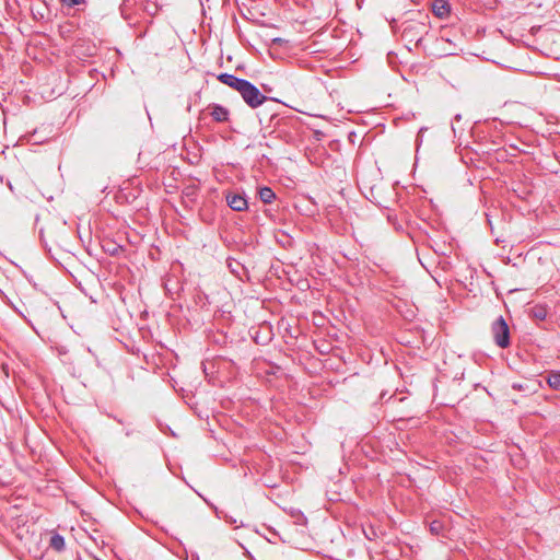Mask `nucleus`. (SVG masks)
<instances>
[{
    "label": "nucleus",
    "mask_w": 560,
    "mask_h": 560,
    "mask_svg": "<svg viewBox=\"0 0 560 560\" xmlns=\"http://www.w3.org/2000/svg\"><path fill=\"white\" fill-rule=\"evenodd\" d=\"M398 420H399V421H402V420H405V419H404V418H399Z\"/></svg>",
    "instance_id": "35"
},
{
    "label": "nucleus",
    "mask_w": 560,
    "mask_h": 560,
    "mask_svg": "<svg viewBox=\"0 0 560 560\" xmlns=\"http://www.w3.org/2000/svg\"><path fill=\"white\" fill-rule=\"evenodd\" d=\"M132 511H133L135 516H137L138 518H141V520H145L144 515L142 514V512L139 509L133 506Z\"/></svg>",
    "instance_id": "23"
},
{
    "label": "nucleus",
    "mask_w": 560,
    "mask_h": 560,
    "mask_svg": "<svg viewBox=\"0 0 560 560\" xmlns=\"http://www.w3.org/2000/svg\"><path fill=\"white\" fill-rule=\"evenodd\" d=\"M429 530L432 535L436 536V537H445V533H446V526L444 524L443 521L441 520H433L429 523Z\"/></svg>",
    "instance_id": "11"
},
{
    "label": "nucleus",
    "mask_w": 560,
    "mask_h": 560,
    "mask_svg": "<svg viewBox=\"0 0 560 560\" xmlns=\"http://www.w3.org/2000/svg\"><path fill=\"white\" fill-rule=\"evenodd\" d=\"M156 423L162 433L166 434L167 432H170L172 435L175 436V432L167 425L166 422L159 421Z\"/></svg>",
    "instance_id": "16"
},
{
    "label": "nucleus",
    "mask_w": 560,
    "mask_h": 560,
    "mask_svg": "<svg viewBox=\"0 0 560 560\" xmlns=\"http://www.w3.org/2000/svg\"><path fill=\"white\" fill-rule=\"evenodd\" d=\"M455 119H456V120H460V119H462V116H460L459 114H457V115L455 116Z\"/></svg>",
    "instance_id": "29"
},
{
    "label": "nucleus",
    "mask_w": 560,
    "mask_h": 560,
    "mask_svg": "<svg viewBox=\"0 0 560 560\" xmlns=\"http://www.w3.org/2000/svg\"><path fill=\"white\" fill-rule=\"evenodd\" d=\"M238 93L241 94L243 101L250 108H257L266 101L271 100L270 97L264 95L256 85L247 80L244 81Z\"/></svg>",
    "instance_id": "2"
},
{
    "label": "nucleus",
    "mask_w": 560,
    "mask_h": 560,
    "mask_svg": "<svg viewBox=\"0 0 560 560\" xmlns=\"http://www.w3.org/2000/svg\"><path fill=\"white\" fill-rule=\"evenodd\" d=\"M209 431H210V433H211V438H212V439H214L215 441L222 440L221 438H219V436H217V435H215V432H214V430H213V429H211V428H210V429H209Z\"/></svg>",
    "instance_id": "25"
},
{
    "label": "nucleus",
    "mask_w": 560,
    "mask_h": 560,
    "mask_svg": "<svg viewBox=\"0 0 560 560\" xmlns=\"http://www.w3.org/2000/svg\"><path fill=\"white\" fill-rule=\"evenodd\" d=\"M212 509H213V511H214V513H215V516H217L218 518H222V520H224V521H225L228 524H230V525H234V524L236 523V518H234V517H233L232 515H230L229 513H226V512H224V511H222V510H219V508H218V506L212 505Z\"/></svg>",
    "instance_id": "14"
},
{
    "label": "nucleus",
    "mask_w": 560,
    "mask_h": 560,
    "mask_svg": "<svg viewBox=\"0 0 560 560\" xmlns=\"http://www.w3.org/2000/svg\"><path fill=\"white\" fill-rule=\"evenodd\" d=\"M535 317L538 318V319H545L546 317V312L545 310H538L535 312Z\"/></svg>",
    "instance_id": "21"
},
{
    "label": "nucleus",
    "mask_w": 560,
    "mask_h": 560,
    "mask_svg": "<svg viewBox=\"0 0 560 560\" xmlns=\"http://www.w3.org/2000/svg\"><path fill=\"white\" fill-rule=\"evenodd\" d=\"M4 464V459L0 458V467H2Z\"/></svg>",
    "instance_id": "30"
},
{
    "label": "nucleus",
    "mask_w": 560,
    "mask_h": 560,
    "mask_svg": "<svg viewBox=\"0 0 560 560\" xmlns=\"http://www.w3.org/2000/svg\"><path fill=\"white\" fill-rule=\"evenodd\" d=\"M240 545L244 549V553H245L246 558L249 560H255V557L253 556V553L245 546H243L242 544H240Z\"/></svg>",
    "instance_id": "22"
},
{
    "label": "nucleus",
    "mask_w": 560,
    "mask_h": 560,
    "mask_svg": "<svg viewBox=\"0 0 560 560\" xmlns=\"http://www.w3.org/2000/svg\"><path fill=\"white\" fill-rule=\"evenodd\" d=\"M5 445L10 448L11 452H13V443L10 441L9 436H7Z\"/></svg>",
    "instance_id": "24"
},
{
    "label": "nucleus",
    "mask_w": 560,
    "mask_h": 560,
    "mask_svg": "<svg viewBox=\"0 0 560 560\" xmlns=\"http://www.w3.org/2000/svg\"><path fill=\"white\" fill-rule=\"evenodd\" d=\"M217 79H218L221 83H223V84H225V85H228V86L232 88L233 90H235V91H237V92L241 90V86H242V84H243V83H244V81H245V79L237 78V77H235L234 74H231V73H220V74L217 77Z\"/></svg>",
    "instance_id": "9"
},
{
    "label": "nucleus",
    "mask_w": 560,
    "mask_h": 560,
    "mask_svg": "<svg viewBox=\"0 0 560 560\" xmlns=\"http://www.w3.org/2000/svg\"><path fill=\"white\" fill-rule=\"evenodd\" d=\"M267 487H271L270 482H267ZM272 487H276V485H272Z\"/></svg>",
    "instance_id": "31"
},
{
    "label": "nucleus",
    "mask_w": 560,
    "mask_h": 560,
    "mask_svg": "<svg viewBox=\"0 0 560 560\" xmlns=\"http://www.w3.org/2000/svg\"><path fill=\"white\" fill-rule=\"evenodd\" d=\"M431 9L439 19H445L451 13V5L446 0H433Z\"/></svg>",
    "instance_id": "8"
},
{
    "label": "nucleus",
    "mask_w": 560,
    "mask_h": 560,
    "mask_svg": "<svg viewBox=\"0 0 560 560\" xmlns=\"http://www.w3.org/2000/svg\"><path fill=\"white\" fill-rule=\"evenodd\" d=\"M159 528H160L163 533H165L167 536H170L172 539H174V540L178 544V546H179V547L182 548V550H183V555H180L178 551H176V550H174V549H172V548L167 547V546H166V545H164L163 542H162V545H163L164 547H166V548H167V549H168V550H170L174 556H176V557H177V558H179L180 560H188V552H187L186 546H185V544L182 541V539H179L178 537H175V536L171 535V534L168 533L167 528H165L164 526H159ZM154 539L161 544V541H160L158 538H154Z\"/></svg>",
    "instance_id": "7"
},
{
    "label": "nucleus",
    "mask_w": 560,
    "mask_h": 560,
    "mask_svg": "<svg viewBox=\"0 0 560 560\" xmlns=\"http://www.w3.org/2000/svg\"><path fill=\"white\" fill-rule=\"evenodd\" d=\"M365 444H371L373 448L389 447L395 443V436L392 432L384 433L380 427L374 428L372 431L365 433L362 438Z\"/></svg>",
    "instance_id": "4"
},
{
    "label": "nucleus",
    "mask_w": 560,
    "mask_h": 560,
    "mask_svg": "<svg viewBox=\"0 0 560 560\" xmlns=\"http://www.w3.org/2000/svg\"><path fill=\"white\" fill-rule=\"evenodd\" d=\"M215 423L219 424L224 430H230L231 425L241 424V422H230V421H226V422H215Z\"/></svg>",
    "instance_id": "18"
},
{
    "label": "nucleus",
    "mask_w": 560,
    "mask_h": 560,
    "mask_svg": "<svg viewBox=\"0 0 560 560\" xmlns=\"http://www.w3.org/2000/svg\"><path fill=\"white\" fill-rule=\"evenodd\" d=\"M291 515L294 518V523L296 525L304 526L307 524V517L301 510H292Z\"/></svg>",
    "instance_id": "15"
},
{
    "label": "nucleus",
    "mask_w": 560,
    "mask_h": 560,
    "mask_svg": "<svg viewBox=\"0 0 560 560\" xmlns=\"http://www.w3.org/2000/svg\"><path fill=\"white\" fill-rule=\"evenodd\" d=\"M275 535L279 536V532H277L276 529H272Z\"/></svg>",
    "instance_id": "33"
},
{
    "label": "nucleus",
    "mask_w": 560,
    "mask_h": 560,
    "mask_svg": "<svg viewBox=\"0 0 560 560\" xmlns=\"http://www.w3.org/2000/svg\"><path fill=\"white\" fill-rule=\"evenodd\" d=\"M61 2L67 7H74L79 4L85 3V0H61Z\"/></svg>",
    "instance_id": "17"
},
{
    "label": "nucleus",
    "mask_w": 560,
    "mask_h": 560,
    "mask_svg": "<svg viewBox=\"0 0 560 560\" xmlns=\"http://www.w3.org/2000/svg\"><path fill=\"white\" fill-rule=\"evenodd\" d=\"M186 404H187L188 406H190L191 408H195L194 402H192L190 399H189V400H186Z\"/></svg>",
    "instance_id": "27"
},
{
    "label": "nucleus",
    "mask_w": 560,
    "mask_h": 560,
    "mask_svg": "<svg viewBox=\"0 0 560 560\" xmlns=\"http://www.w3.org/2000/svg\"><path fill=\"white\" fill-rule=\"evenodd\" d=\"M226 203L234 211H244L247 209V200L241 194H228Z\"/></svg>",
    "instance_id": "5"
},
{
    "label": "nucleus",
    "mask_w": 560,
    "mask_h": 560,
    "mask_svg": "<svg viewBox=\"0 0 560 560\" xmlns=\"http://www.w3.org/2000/svg\"><path fill=\"white\" fill-rule=\"evenodd\" d=\"M425 20H429V16L425 15ZM428 23L429 21L420 22V21H408L402 24L401 36L405 40L409 43L419 44L422 40L424 34L428 33Z\"/></svg>",
    "instance_id": "1"
},
{
    "label": "nucleus",
    "mask_w": 560,
    "mask_h": 560,
    "mask_svg": "<svg viewBox=\"0 0 560 560\" xmlns=\"http://www.w3.org/2000/svg\"><path fill=\"white\" fill-rule=\"evenodd\" d=\"M125 434H126V436H130L132 434V431L126 430Z\"/></svg>",
    "instance_id": "28"
},
{
    "label": "nucleus",
    "mask_w": 560,
    "mask_h": 560,
    "mask_svg": "<svg viewBox=\"0 0 560 560\" xmlns=\"http://www.w3.org/2000/svg\"><path fill=\"white\" fill-rule=\"evenodd\" d=\"M425 130H427V128H425V127L420 128V130H419V132H418V136H417V143H418V145H419V144L421 143V141L423 140L422 135H423V132H424Z\"/></svg>",
    "instance_id": "20"
},
{
    "label": "nucleus",
    "mask_w": 560,
    "mask_h": 560,
    "mask_svg": "<svg viewBox=\"0 0 560 560\" xmlns=\"http://www.w3.org/2000/svg\"><path fill=\"white\" fill-rule=\"evenodd\" d=\"M281 236L283 238H279V242L282 244V245H291L292 243V240L290 236L285 235V234H281Z\"/></svg>",
    "instance_id": "19"
},
{
    "label": "nucleus",
    "mask_w": 560,
    "mask_h": 560,
    "mask_svg": "<svg viewBox=\"0 0 560 560\" xmlns=\"http://www.w3.org/2000/svg\"><path fill=\"white\" fill-rule=\"evenodd\" d=\"M210 116L217 122H225L229 120L230 112L228 108L220 104L209 105Z\"/></svg>",
    "instance_id": "6"
},
{
    "label": "nucleus",
    "mask_w": 560,
    "mask_h": 560,
    "mask_svg": "<svg viewBox=\"0 0 560 560\" xmlns=\"http://www.w3.org/2000/svg\"><path fill=\"white\" fill-rule=\"evenodd\" d=\"M49 546L57 552H62L66 549V539L62 535L54 532L49 539Z\"/></svg>",
    "instance_id": "10"
},
{
    "label": "nucleus",
    "mask_w": 560,
    "mask_h": 560,
    "mask_svg": "<svg viewBox=\"0 0 560 560\" xmlns=\"http://www.w3.org/2000/svg\"><path fill=\"white\" fill-rule=\"evenodd\" d=\"M267 487H271L270 482H267ZM272 487H276V485H272Z\"/></svg>",
    "instance_id": "32"
},
{
    "label": "nucleus",
    "mask_w": 560,
    "mask_h": 560,
    "mask_svg": "<svg viewBox=\"0 0 560 560\" xmlns=\"http://www.w3.org/2000/svg\"><path fill=\"white\" fill-rule=\"evenodd\" d=\"M547 383L551 388L560 390V372L549 373L547 376Z\"/></svg>",
    "instance_id": "13"
},
{
    "label": "nucleus",
    "mask_w": 560,
    "mask_h": 560,
    "mask_svg": "<svg viewBox=\"0 0 560 560\" xmlns=\"http://www.w3.org/2000/svg\"><path fill=\"white\" fill-rule=\"evenodd\" d=\"M191 560H200L198 552H191Z\"/></svg>",
    "instance_id": "26"
},
{
    "label": "nucleus",
    "mask_w": 560,
    "mask_h": 560,
    "mask_svg": "<svg viewBox=\"0 0 560 560\" xmlns=\"http://www.w3.org/2000/svg\"><path fill=\"white\" fill-rule=\"evenodd\" d=\"M494 343L504 349L510 346V328L506 320L499 316L491 325Z\"/></svg>",
    "instance_id": "3"
},
{
    "label": "nucleus",
    "mask_w": 560,
    "mask_h": 560,
    "mask_svg": "<svg viewBox=\"0 0 560 560\" xmlns=\"http://www.w3.org/2000/svg\"><path fill=\"white\" fill-rule=\"evenodd\" d=\"M259 198L264 203H271L276 198V194L269 187H262L259 190Z\"/></svg>",
    "instance_id": "12"
},
{
    "label": "nucleus",
    "mask_w": 560,
    "mask_h": 560,
    "mask_svg": "<svg viewBox=\"0 0 560 560\" xmlns=\"http://www.w3.org/2000/svg\"><path fill=\"white\" fill-rule=\"evenodd\" d=\"M94 560H102V559H100V558L95 557V558H94Z\"/></svg>",
    "instance_id": "34"
}]
</instances>
